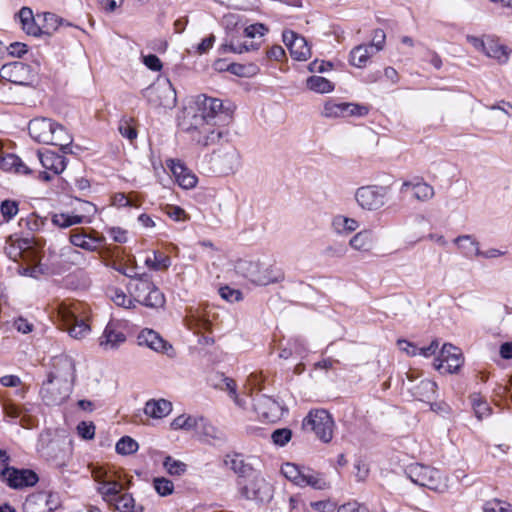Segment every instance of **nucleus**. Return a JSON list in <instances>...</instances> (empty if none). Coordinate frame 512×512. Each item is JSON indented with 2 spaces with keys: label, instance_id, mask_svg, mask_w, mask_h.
<instances>
[{
  "label": "nucleus",
  "instance_id": "1",
  "mask_svg": "<svg viewBox=\"0 0 512 512\" xmlns=\"http://www.w3.org/2000/svg\"><path fill=\"white\" fill-rule=\"evenodd\" d=\"M54 368L40 390L42 400L48 406L60 405L68 399L76 378L75 362L69 356L57 358Z\"/></svg>",
  "mask_w": 512,
  "mask_h": 512
},
{
  "label": "nucleus",
  "instance_id": "2",
  "mask_svg": "<svg viewBox=\"0 0 512 512\" xmlns=\"http://www.w3.org/2000/svg\"><path fill=\"white\" fill-rule=\"evenodd\" d=\"M127 290L134 301L149 308H161L165 304L164 294L153 283L148 273H140L127 284Z\"/></svg>",
  "mask_w": 512,
  "mask_h": 512
},
{
  "label": "nucleus",
  "instance_id": "3",
  "mask_svg": "<svg viewBox=\"0 0 512 512\" xmlns=\"http://www.w3.org/2000/svg\"><path fill=\"white\" fill-rule=\"evenodd\" d=\"M236 271L257 285L277 283L284 279L282 270L270 265L264 267L259 261L241 259L235 265Z\"/></svg>",
  "mask_w": 512,
  "mask_h": 512
},
{
  "label": "nucleus",
  "instance_id": "4",
  "mask_svg": "<svg viewBox=\"0 0 512 512\" xmlns=\"http://www.w3.org/2000/svg\"><path fill=\"white\" fill-rule=\"evenodd\" d=\"M195 104L197 112L193 116V123L226 124L231 118L230 114L223 110L220 99L202 94L197 96Z\"/></svg>",
  "mask_w": 512,
  "mask_h": 512
},
{
  "label": "nucleus",
  "instance_id": "5",
  "mask_svg": "<svg viewBox=\"0 0 512 512\" xmlns=\"http://www.w3.org/2000/svg\"><path fill=\"white\" fill-rule=\"evenodd\" d=\"M240 496L256 503H268L273 498V486L260 474L255 473L250 479H237Z\"/></svg>",
  "mask_w": 512,
  "mask_h": 512
},
{
  "label": "nucleus",
  "instance_id": "6",
  "mask_svg": "<svg viewBox=\"0 0 512 512\" xmlns=\"http://www.w3.org/2000/svg\"><path fill=\"white\" fill-rule=\"evenodd\" d=\"M334 427L332 416L324 409L311 410L302 422L304 431L313 432L324 443H329L332 440Z\"/></svg>",
  "mask_w": 512,
  "mask_h": 512
},
{
  "label": "nucleus",
  "instance_id": "7",
  "mask_svg": "<svg viewBox=\"0 0 512 512\" xmlns=\"http://www.w3.org/2000/svg\"><path fill=\"white\" fill-rule=\"evenodd\" d=\"M405 474L414 484L433 491H442L445 486L439 470L420 463L409 465Z\"/></svg>",
  "mask_w": 512,
  "mask_h": 512
},
{
  "label": "nucleus",
  "instance_id": "8",
  "mask_svg": "<svg viewBox=\"0 0 512 512\" xmlns=\"http://www.w3.org/2000/svg\"><path fill=\"white\" fill-rule=\"evenodd\" d=\"M226 124H214V123H192L187 131L191 134V138L197 144L208 147L214 145L220 141L223 135L226 133L224 126Z\"/></svg>",
  "mask_w": 512,
  "mask_h": 512
},
{
  "label": "nucleus",
  "instance_id": "9",
  "mask_svg": "<svg viewBox=\"0 0 512 512\" xmlns=\"http://www.w3.org/2000/svg\"><path fill=\"white\" fill-rule=\"evenodd\" d=\"M387 188L377 185L362 186L356 190L355 199L365 210L374 211L385 204Z\"/></svg>",
  "mask_w": 512,
  "mask_h": 512
},
{
  "label": "nucleus",
  "instance_id": "10",
  "mask_svg": "<svg viewBox=\"0 0 512 512\" xmlns=\"http://www.w3.org/2000/svg\"><path fill=\"white\" fill-rule=\"evenodd\" d=\"M144 95L156 106L173 107L176 104V92L168 79L150 85Z\"/></svg>",
  "mask_w": 512,
  "mask_h": 512
},
{
  "label": "nucleus",
  "instance_id": "11",
  "mask_svg": "<svg viewBox=\"0 0 512 512\" xmlns=\"http://www.w3.org/2000/svg\"><path fill=\"white\" fill-rule=\"evenodd\" d=\"M92 476L99 483L98 493L102 495L106 502L112 505L121 496V483L113 479L107 471L100 467L93 468Z\"/></svg>",
  "mask_w": 512,
  "mask_h": 512
},
{
  "label": "nucleus",
  "instance_id": "12",
  "mask_svg": "<svg viewBox=\"0 0 512 512\" xmlns=\"http://www.w3.org/2000/svg\"><path fill=\"white\" fill-rule=\"evenodd\" d=\"M0 77L13 84L28 86L34 80V73L29 65L20 61H14L6 63L1 67Z\"/></svg>",
  "mask_w": 512,
  "mask_h": 512
},
{
  "label": "nucleus",
  "instance_id": "13",
  "mask_svg": "<svg viewBox=\"0 0 512 512\" xmlns=\"http://www.w3.org/2000/svg\"><path fill=\"white\" fill-rule=\"evenodd\" d=\"M0 476L2 481L13 489L34 486L39 480L38 475L30 469H16L8 466L1 471Z\"/></svg>",
  "mask_w": 512,
  "mask_h": 512
},
{
  "label": "nucleus",
  "instance_id": "14",
  "mask_svg": "<svg viewBox=\"0 0 512 512\" xmlns=\"http://www.w3.org/2000/svg\"><path fill=\"white\" fill-rule=\"evenodd\" d=\"M60 506L57 494L37 492L29 495L24 504V512H52Z\"/></svg>",
  "mask_w": 512,
  "mask_h": 512
},
{
  "label": "nucleus",
  "instance_id": "15",
  "mask_svg": "<svg viewBox=\"0 0 512 512\" xmlns=\"http://www.w3.org/2000/svg\"><path fill=\"white\" fill-rule=\"evenodd\" d=\"M464 362L462 352L452 344H444L440 355L434 360V367L437 370H444L448 373H454L459 370Z\"/></svg>",
  "mask_w": 512,
  "mask_h": 512
},
{
  "label": "nucleus",
  "instance_id": "16",
  "mask_svg": "<svg viewBox=\"0 0 512 512\" xmlns=\"http://www.w3.org/2000/svg\"><path fill=\"white\" fill-rule=\"evenodd\" d=\"M254 410L264 420L275 422L279 420L284 413V407L267 395H259L254 399Z\"/></svg>",
  "mask_w": 512,
  "mask_h": 512
},
{
  "label": "nucleus",
  "instance_id": "17",
  "mask_svg": "<svg viewBox=\"0 0 512 512\" xmlns=\"http://www.w3.org/2000/svg\"><path fill=\"white\" fill-rule=\"evenodd\" d=\"M283 42L290 51L291 56L298 61H305L311 56V49L307 40L292 30H285L282 35Z\"/></svg>",
  "mask_w": 512,
  "mask_h": 512
},
{
  "label": "nucleus",
  "instance_id": "18",
  "mask_svg": "<svg viewBox=\"0 0 512 512\" xmlns=\"http://www.w3.org/2000/svg\"><path fill=\"white\" fill-rule=\"evenodd\" d=\"M254 461L255 457H245L240 453L227 454L224 458V464L238 476V479H247L255 474Z\"/></svg>",
  "mask_w": 512,
  "mask_h": 512
},
{
  "label": "nucleus",
  "instance_id": "19",
  "mask_svg": "<svg viewBox=\"0 0 512 512\" xmlns=\"http://www.w3.org/2000/svg\"><path fill=\"white\" fill-rule=\"evenodd\" d=\"M59 316L63 328L75 339H82L90 332V326L84 319L78 318L73 312L64 308L60 310Z\"/></svg>",
  "mask_w": 512,
  "mask_h": 512
},
{
  "label": "nucleus",
  "instance_id": "20",
  "mask_svg": "<svg viewBox=\"0 0 512 512\" xmlns=\"http://www.w3.org/2000/svg\"><path fill=\"white\" fill-rule=\"evenodd\" d=\"M367 113L368 110L364 106H359L352 103H336L331 101L324 105L322 112V114L327 118H338L352 115L363 116Z\"/></svg>",
  "mask_w": 512,
  "mask_h": 512
},
{
  "label": "nucleus",
  "instance_id": "21",
  "mask_svg": "<svg viewBox=\"0 0 512 512\" xmlns=\"http://www.w3.org/2000/svg\"><path fill=\"white\" fill-rule=\"evenodd\" d=\"M239 159L238 151L230 145L214 151L212 157L215 165L226 173L233 172L238 167Z\"/></svg>",
  "mask_w": 512,
  "mask_h": 512
},
{
  "label": "nucleus",
  "instance_id": "22",
  "mask_svg": "<svg viewBox=\"0 0 512 512\" xmlns=\"http://www.w3.org/2000/svg\"><path fill=\"white\" fill-rule=\"evenodd\" d=\"M53 127H55V121L48 118H35L29 122L28 130L35 141L47 144L48 141H52Z\"/></svg>",
  "mask_w": 512,
  "mask_h": 512
},
{
  "label": "nucleus",
  "instance_id": "23",
  "mask_svg": "<svg viewBox=\"0 0 512 512\" xmlns=\"http://www.w3.org/2000/svg\"><path fill=\"white\" fill-rule=\"evenodd\" d=\"M170 169L179 184L184 189H192L197 184L196 175L189 170L182 162L170 160Z\"/></svg>",
  "mask_w": 512,
  "mask_h": 512
},
{
  "label": "nucleus",
  "instance_id": "24",
  "mask_svg": "<svg viewBox=\"0 0 512 512\" xmlns=\"http://www.w3.org/2000/svg\"><path fill=\"white\" fill-rule=\"evenodd\" d=\"M139 345H145L156 352H165L172 349V346L166 342L157 332L152 329H144L138 335Z\"/></svg>",
  "mask_w": 512,
  "mask_h": 512
},
{
  "label": "nucleus",
  "instance_id": "25",
  "mask_svg": "<svg viewBox=\"0 0 512 512\" xmlns=\"http://www.w3.org/2000/svg\"><path fill=\"white\" fill-rule=\"evenodd\" d=\"M37 157L45 170L52 171L54 175H58L66 168V158L53 151H38Z\"/></svg>",
  "mask_w": 512,
  "mask_h": 512
},
{
  "label": "nucleus",
  "instance_id": "26",
  "mask_svg": "<svg viewBox=\"0 0 512 512\" xmlns=\"http://www.w3.org/2000/svg\"><path fill=\"white\" fill-rule=\"evenodd\" d=\"M409 189L413 191L414 198L420 202L429 201L435 195L434 188L430 184L419 179L415 182L404 181L400 188V192L404 193Z\"/></svg>",
  "mask_w": 512,
  "mask_h": 512
},
{
  "label": "nucleus",
  "instance_id": "27",
  "mask_svg": "<svg viewBox=\"0 0 512 512\" xmlns=\"http://www.w3.org/2000/svg\"><path fill=\"white\" fill-rule=\"evenodd\" d=\"M480 46L488 57L496 59L499 63H506L509 59L511 49L498 40L487 39L481 41Z\"/></svg>",
  "mask_w": 512,
  "mask_h": 512
},
{
  "label": "nucleus",
  "instance_id": "28",
  "mask_svg": "<svg viewBox=\"0 0 512 512\" xmlns=\"http://www.w3.org/2000/svg\"><path fill=\"white\" fill-rule=\"evenodd\" d=\"M126 341V336L121 331L115 330L111 324H108L100 337V346L105 350L117 348Z\"/></svg>",
  "mask_w": 512,
  "mask_h": 512
},
{
  "label": "nucleus",
  "instance_id": "29",
  "mask_svg": "<svg viewBox=\"0 0 512 512\" xmlns=\"http://www.w3.org/2000/svg\"><path fill=\"white\" fill-rule=\"evenodd\" d=\"M0 169L17 174H30L31 169L15 154L0 156Z\"/></svg>",
  "mask_w": 512,
  "mask_h": 512
},
{
  "label": "nucleus",
  "instance_id": "30",
  "mask_svg": "<svg viewBox=\"0 0 512 512\" xmlns=\"http://www.w3.org/2000/svg\"><path fill=\"white\" fill-rule=\"evenodd\" d=\"M172 411L171 402L165 399L149 400L145 404L144 413L149 417L160 419Z\"/></svg>",
  "mask_w": 512,
  "mask_h": 512
},
{
  "label": "nucleus",
  "instance_id": "31",
  "mask_svg": "<svg viewBox=\"0 0 512 512\" xmlns=\"http://www.w3.org/2000/svg\"><path fill=\"white\" fill-rule=\"evenodd\" d=\"M303 471L301 476L303 486H311L316 490H326L331 487L324 474L305 467H303Z\"/></svg>",
  "mask_w": 512,
  "mask_h": 512
},
{
  "label": "nucleus",
  "instance_id": "32",
  "mask_svg": "<svg viewBox=\"0 0 512 512\" xmlns=\"http://www.w3.org/2000/svg\"><path fill=\"white\" fill-rule=\"evenodd\" d=\"M29 248V239L13 238L9 236L6 240V246L4 248L6 255L13 261H18L25 249Z\"/></svg>",
  "mask_w": 512,
  "mask_h": 512
},
{
  "label": "nucleus",
  "instance_id": "33",
  "mask_svg": "<svg viewBox=\"0 0 512 512\" xmlns=\"http://www.w3.org/2000/svg\"><path fill=\"white\" fill-rule=\"evenodd\" d=\"M72 142L73 139L65 127L55 122V127L52 130V141H48L47 144L58 146L63 153H67Z\"/></svg>",
  "mask_w": 512,
  "mask_h": 512
},
{
  "label": "nucleus",
  "instance_id": "34",
  "mask_svg": "<svg viewBox=\"0 0 512 512\" xmlns=\"http://www.w3.org/2000/svg\"><path fill=\"white\" fill-rule=\"evenodd\" d=\"M349 245L360 252H370L374 245L373 233L370 230H362L356 233L349 241Z\"/></svg>",
  "mask_w": 512,
  "mask_h": 512
},
{
  "label": "nucleus",
  "instance_id": "35",
  "mask_svg": "<svg viewBox=\"0 0 512 512\" xmlns=\"http://www.w3.org/2000/svg\"><path fill=\"white\" fill-rule=\"evenodd\" d=\"M373 54L375 52L368 45H358L351 50L349 63L357 68H364Z\"/></svg>",
  "mask_w": 512,
  "mask_h": 512
},
{
  "label": "nucleus",
  "instance_id": "36",
  "mask_svg": "<svg viewBox=\"0 0 512 512\" xmlns=\"http://www.w3.org/2000/svg\"><path fill=\"white\" fill-rule=\"evenodd\" d=\"M216 378L218 379V382H216L214 386L220 390L227 391L236 405L244 407L245 402L240 399L237 394V384L235 380L225 377L223 374L218 375Z\"/></svg>",
  "mask_w": 512,
  "mask_h": 512
},
{
  "label": "nucleus",
  "instance_id": "37",
  "mask_svg": "<svg viewBox=\"0 0 512 512\" xmlns=\"http://www.w3.org/2000/svg\"><path fill=\"white\" fill-rule=\"evenodd\" d=\"M258 48L259 45L255 43H251L249 45L246 42L241 43L238 37L233 34H231L230 37L226 38L225 43L221 46L223 52H233L238 54L248 52L251 50H257Z\"/></svg>",
  "mask_w": 512,
  "mask_h": 512
},
{
  "label": "nucleus",
  "instance_id": "38",
  "mask_svg": "<svg viewBox=\"0 0 512 512\" xmlns=\"http://www.w3.org/2000/svg\"><path fill=\"white\" fill-rule=\"evenodd\" d=\"M454 243L463 251L467 257L479 256L482 251L479 248V243L471 235H462L454 239Z\"/></svg>",
  "mask_w": 512,
  "mask_h": 512
},
{
  "label": "nucleus",
  "instance_id": "39",
  "mask_svg": "<svg viewBox=\"0 0 512 512\" xmlns=\"http://www.w3.org/2000/svg\"><path fill=\"white\" fill-rule=\"evenodd\" d=\"M70 242L75 247H80L87 251H95L100 246L102 240L89 237L82 233H72L70 235Z\"/></svg>",
  "mask_w": 512,
  "mask_h": 512
},
{
  "label": "nucleus",
  "instance_id": "40",
  "mask_svg": "<svg viewBox=\"0 0 512 512\" xmlns=\"http://www.w3.org/2000/svg\"><path fill=\"white\" fill-rule=\"evenodd\" d=\"M145 265L154 271L166 270L171 265L170 257L154 251L152 256L145 259Z\"/></svg>",
  "mask_w": 512,
  "mask_h": 512
},
{
  "label": "nucleus",
  "instance_id": "41",
  "mask_svg": "<svg viewBox=\"0 0 512 512\" xmlns=\"http://www.w3.org/2000/svg\"><path fill=\"white\" fill-rule=\"evenodd\" d=\"M437 385L435 382L424 379L414 388V396L421 400H429L436 393Z\"/></svg>",
  "mask_w": 512,
  "mask_h": 512
},
{
  "label": "nucleus",
  "instance_id": "42",
  "mask_svg": "<svg viewBox=\"0 0 512 512\" xmlns=\"http://www.w3.org/2000/svg\"><path fill=\"white\" fill-rule=\"evenodd\" d=\"M303 467H299L294 463H285L281 467V473L294 484L303 487Z\"/></svg>",
  "mask_w": 512,
  "mask_h": 512
},
{
  "label": "nucleus",
  "instance_id": "43",
  "mask_svg": "<svg viewBox=\"0 0 512 512\" xmlns=\"http://www.w3.org/2000/svg\"><path fill=\"white\" fill-rule=\"evenodd\" d=\"M307 87L317 93H328L334 89L333 84L321 76H311L307 79Z\"/></svg>",
  "mask_w": 512,
  "mask_h": 512
},
{
  "label": "nucleus",
  "instance_id": "44",
  "mask_svg": "<svg viewBox=\"0 0 512 512\" xmlns=\"http://www.w3.org/2000/svg\"><path fill=\"white\" fill-rule=\"evenodd\" d=\"M337 233H351L358 228V222L355 219L345 216H337L332 223Z\"/></svg>",
  "mask_w": 512,
  "mask_h": 512
},
{
  "label": "nucleus",
  "instance_id": "45",
  "mask_svg": "<svg viewBox=\"0 0 512 512\" xmlns=\"http://www.w3.org/2000/svg\"><path fill=\"white\" fill-rule=\"evenodd\" d=\"M470 400L475 412L476 417L481 420L484 417L490 415L491 408L486 400H484L480 394H472Z\"/></svg>",
  "mask_w": 512,
  "mask_h": 512
},
{
  "label": "nucleus",
  "instance_id": "46",
  "mask_svg": "<svg viewBox=\"0 0 512 512\" xmlns=\"http://www.w3.org/2000/svg\"><path fill=\"white\" fill-rule=\"evenodd\" d=\"M83 216L81 215H68L64 213L55 214L52 217V222L56 226L61 228H67L75 224H80L83 222Z\"/></svg>",
  "mask_w": 512,
  "mask_h": 512
},
{
  "label": "nucleus",
  "instance_id": "47",
  "mask_svg": "<svg viewBox=\"0 0 512 512\" xmlns=\"http://www.w3.org/2000/svg\"><path fill=\"white\" fill-rule=\"evenodd\" d=\"M240 24V16L236 13H228L223 17V25L226 30V38L230 37L231 34L236 35V33L243 29V25Z\"/></svg>",
  "mask_w": 512,
  "mask_h": 512
},
{
  "label": "nucleus",
  "instance_id": "48",
  "mask_svg": "<svg viewBox=\"0 0 512 512\" xmlns=\"http://www.w3.org/2000/svg\"><path fill=\"white\" fill-rule=\"evenodd\" d=\"M138 443L129 436L122 437L116 443V452L121 455H130L138 450Z\"/></svg>",
  "mask_w": 512,
  "mask_h": 512
},
{
  "label": "nucleus",
  "instance_id": "49",
  "mask_svg": "<svg viewBox=\"0 0 512 512\" xmlns=\"http://www.w3.org/2000/svg\"><path fill=\"white\" fill-rule=\"evenodd\" d=\"M197 422H198V419L195 417L180 415L172 421L171 428L174 430H178V429L192 430L197 427Z\"/></svg>",
  "mask_w": 512,
  "mask_h": 512
},
{
  "label": "nucleus",
  "instance_id": "50",
  "mask_svg": "<svg viewBox=\"0 0 512 512\" xmlns=\"http://www.w3.org/2000/svg\"><path fill=\"white\" fill-rule=\"evenodd\" d=\"M43 18L44 24L41 26L42 34H51L52 31L56 30L61 23V19L53 13H44L43 15H37V19Z\"/></svg>",
  "mask_w": 512,
  "mask_h": 512
},
{
  "label": "nucleus",
  "instance_id": "51",
  "mask_svg": "<svg viewBox=\"0 0 512 512\" xmlns=\"http://www.w3.org/2000/svg\"><path fill=\"white\" fill-rule=\"evenodd\" d=\"M163 466L170 475L180 476L187 468V465L181 461L173 459L171 456H167L164 459Z\"/></svg>",
  "mask_w": 512,
  "mask_h": 512
},
{
  "label": "nucleus",
  "instance_id": "52",
  "mask_svg": "<svg viewBox=\"0 0 512 512\" xmlns=\"http://www.w3.org/2000/svg\"><path fill=\"white\" fill-rule=\"evenodd\" d=\"M484 512H512V505L499 499L487 501L483 506Z\"/></svg>",
  "mask_w": 512,
  "mask_h": 512
},
{
  "label": "nucleus",
  "instance_id": "53",
  "mask_svg": "<svg viewBox=\"0 0 512 512\" xmlns=\"http://www.w3.org/2000/svg\"><path fill=\"white\" fill-rule=\"evenodd\" d=\"M111 300L118 306H122L127 309L135 307L134 300L127 297V295L120 289L111 290Z\"/></svg>",
  "mask_w": 512,
  "mask_h": 512
},
{
  "label": "nucleus",
  "instance_id": "54",
  "mask_svg": "<svg viewBox=\"0 0 512 512\" xmlns=\"http://www.w3.org/2000/svg\"><path fill=\"white\" fill-rule=\"evenodd\" d=\"M153 485L156 490V492L160 496H168L173 493L174 491V484L172 481L166 479V478H155L153 480Z\"/></svg>",
  "mask_w": 512,
  "mask_h": 512
},
{
  "label": "nucleus",
  "instance_id": "55",
  "mask_svg": "<svg viewBox=\"0 0 512 512\" xmlns=\"http://www.w3.org/2000/svg\"><path fill=\"white\" fill-rule=\"evenodd\" d=\"M292 437V431L289 428L276 429L271 434V439L275 445L285 446Z\"/></svg>",
  "mask_w": 512,
  "mask_h": 512
},
{
  "label": "nucleus",
  "instance_id": "56",
  "mask_svg": "<svg viewBox=\"0 0 512 512\" xmlns=\"http://www.w3.org/2000/svg\"><path fill=\"white\" fill-rule=\"evenodd\" d=\"M0 211L3 218L9 221L18 213V203L12 200H4L1 203Z\"/></svg>",
  "mask_w": 512,
  "mask_h": 512
},
{
  "label": "nucleus",
  "instance_id": "57",
  "mask_svg": "<svg viewBox=\"0 0 512 512\" xmlns=\"http://www.w3.org/2000/svg\"><path fill=\"white\" fill-rule=\"evenodd\" d=\"M135 501L130 494L121 495L112 505L119 512H125L134 508Z\"/></svg>",
  "mask_w": 512,
  "mask_h": 512
},
{
  "label": "nucleus",
  "instance_id": "58",
  "mask_svg": "<svg viewBox=\"0 0 512 512\" xmlns=\"http://www.w3.org/2000/svg\"><path fill=\"white\" fill-rule=\"evenodd\" d=\"M385 40H386L385 32L382 29H376L373 31L372 41L368 46L375 53H377L384 48Z\"/></svg>",
  "mask_w": 512,
  "mask_h": 512
},
{
  "label": "nucleus",
  "instance_id": "59",
  "mask_svg": "<svg viewBox=\"0 0 512 512\" xmlns=\"http://www.w3.org/2000/svg\"><path fill=\"white\" fill-rule=\"evenodd\" d=\"M20 259H22L25 263H27V265L40 263V253L33 246V243L31 240H29V248L25 249V252L23 253V256H21Z\"/></svg>",
  "mask_w": 512,
  "mask_h": 512
},
{
  "label": "nucleus",
  "instance_id": "60",
  "mask_svg": "<svg viewBox=\"0 0 512 512\" xmlns=\"http://www.w3.org/2000/svg\"><path fill=\"white\" fill-rule=\"evenodd\" d=\"M95 429H96V427H95L93 422L82 421L77 426L78 434L83 439H87V440H90V439L94 438V436H95Z\"/></svg>",
  "mask_w": 512,
  "mask_h": 512
},
{
  "label": "nucleus",
  "instance_id": "61",
  "mask_svg": "<svg viewBox=\"0 0 512 512\" xmlns=\"http://www.w3.org/2000/svg\"><path fill=\"white\" fill-rule=\"evenodd\" d=\"M266 32H268V28L262 23L243 26V34L248 38H254L256 35L263 36Z\"/></svg>",
  "mask_w": 512,
  "mask_h": 512
},
{
  "label": "nucleus",
  "instance_id": "62",
  "mask_svg": "<svg viewBox=\"0 0 512 512\" xmlns=\"http://www.w3.org/2000/svg\"><path fill=\"white\" fill-rule=\"evenodd\" d=\"M220 296L229 302H238L242 299V293L239 290L232 289L228 286L219 289Z\"/></svg>",
  "mask_w": 512,
  "mask_h": 512
},
{
  "label": "nucleus",
  "instance_id": "63",
  "mask_svg": "<svg viewBox=\"0 0 512 512\" xmlns=\"http://www.w3.org/2000/svg\"><path fill=\"white\" fill-rule=\"evenodd\" d=\"M310 505L314 510L318 512H333L336 508V504L329 499L311 502Z\"/></svg>",
  "mask_w": 512,
  "mask_h": 512
},
{
  "label": "nucleus",
  "instance_id": "64",
  "mask_svg": "<svg viewBox=\"0 0 512 512\" xmlns=\"http://www.w3.org/2000/svg\"><path fill=\"white\" fill-rule=\"evenodd\" d=\"M337 512H369L368 508L357 501H352L341 505Z\"/></svg>",
  "mask_w": 512,
  "mask_h": 512
}]
</instances>
